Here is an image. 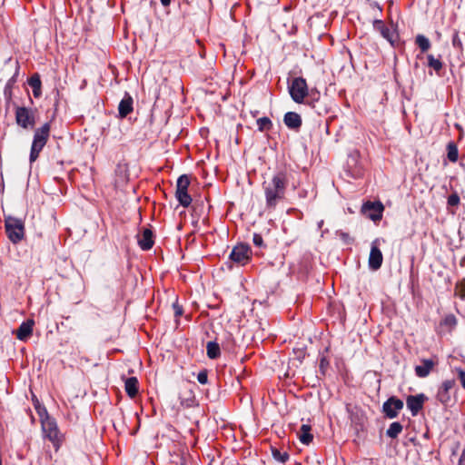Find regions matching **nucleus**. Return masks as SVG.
Here are the masks:
<instances>
[{
    "instance_id": "obj_41",
    "label": "nucleus",
    "mask_w": 465,
    "mask_h": 465,
    "mask_svg": "<svg viewBox=\"0 0 465 465\" xmlns=\"http://www.w3.org/2000/svg\"><path fill=\"white\" fill-rule=\"evenodd\" d=\"M452 42H453L454 45H457V43H458V35L457 34L454 35Z\"/></svg>"
},
{
    "instance_id": "obj_18",
    "label": "nucleus",
    "mask_w": 465,
    "mask_h": 465,
    "mask_svg": "<svg viewBox=\"0 0 465 465\" xmlns=\"http://www.w3.org/2000/svg\"><path fill=\"white\" fill-rule=\"evenodd\" d=\"M435 365V361L431 359L421 360V364L415 367V373L420 378L427 377L432 368Z\"/></svg>"
},
{
    "instance_id": "obj_37",
    "label": "nucleus",
    "mask_w": 465,
    "mask_h": 465,
    "mask_svg": "<svg viewBox=\"0 0 465 465\" xmlns=\"http://www.w3.org/2000/svg\"><path fill=\"white\" fill-rule=\"evenodd\" d=\"M458 377L461 382L462 387L465 389V371L462 369H457Z\"/></svg>"
},
{
    "instance_id": "obj_11",
    "label": "nucleus",
    "mask_w": 465,
    "mask_h": 465,
    "mask_svg": "<svg viewBox=\"0 0 465 465\" xmlns=\"http://www.w3.org/2000/svg\"><path fill=\"white\" fill-rule=\"evenodd\" d=\"M427 400L423 393L417 395H409L406 399L407 408L411 411L412 416H416L423 408V404Z\"/></svg>"
},
{
    "instance_id": "obj_25",
    "label": "nucleus",
    "mask_w": 465,
    "mask_h": 465,
    "mask_svg": "<svg viewBox=\"0 0 465 465\" xmlns=\"http://www.w3.org/2000/svg\"><path fill=\"white\" fill-rule=\"evenodd\" d=\"M416 44L422 52L428 51L430 47V40L422 35H418L416 36Z\"/></svg>"
},
{
    "instance_id": "obj_15",
    "label": "nucleus",
    "mask_w": 465,
    "mask_h": 465,
    "mask_svg": "<svg viewBox=\"0 0 465 465\" xmlns=\"http://www.w3.org/2000/svg\"><path fill=\"white\" fill-rule=\"evenodd\" d=\"M134 100L132 96L125 93L124 98L120 101L118 105V114L120 118H125L134 110Z\"/></svg>"
},
{
    "instance_id": "obj_36",
    "label": "nucleus",
    "mask_w": 465,
    "mask_h": 465,
    "mask_svg": "<svg viewBox=\"0 0 465 465\" xmlns=\"http://www.w3.org/2000/svg\"><path fill=\"white\" fill-rule=\"evenodd\" d=\"M456 291L462 299H465V282H462L460 284H458L456 286Z\"/></svg>"
},
{
    "instance_id": "obj_32",
    "label": "nucleus",
    "mask_w": 465,
    "mask_h": 465,
    "mask_svg": "<svg viewBox=\"0 0 465 465\" xmlns=\"http://www.w3.org/2000/svg\"><path fill=\"white\" fill-rule=\"evenodd\" d=\"M197 381L201 384H206L208 382V374L207 371H201L197 375Z\"/></svg>"
},
{
    "instance_id": "obj_1",
    "label": "nucleus",
    "mask_w": 465,
    "mask_h": 465,
    "mask_svg": "<svg viewBox=\"0 0 465 465\" xmlns=\"http://www.w3.org/2000/svg\"><path fill=\"white\" fill-rule=\"evenodd\" d=\"M287 184V175L283 172L276 173L262 183L267 208H275L284 199Z\"/></svg>"
},
{
    "instance_id": "obj_30",
    "label": "nucleus",
    "mask_w": 465,
    "mask_h": 465,
    "mask_svg": "<svg viewBox=\"0 0 465 465\" xmlns=\"http://www.w3.org/2000/svg\"><path fill=\"white\" fill-rule=\"evenodd\" d=\"M272 457L282 463L286 462L289 459V454L287 452H281L278 449L275 448L272 450Z\"/></svg>"
},
{
    "instance_id": "obj_9",
    "label": "nucleus",
    "mask_w": 465,
    "mask_h": 465,
    "mask_svg": "<svg viewBox=\"0 0 465 465\" xmlns=\"http://www.w3.org/2000/svg\"><path fill=\"white\" fill-rule=\"evenodd\" d=\"M230 259L241 265L246 264L251 259V250L246 244H239L233 247Z\"/></svg>"
},
{
    "instance_id": "obj_28",
    "label": "nucleus",
    "mask_w": 465,
    "mask_h": 465,
    "mask_svg": "<svg viewBox=\"0 0 465 465\" xmlns=\"http://www.w3.org/2000/svg\"><path fill=\"white\" fill-rule=\"evenodd\" d=\"M448 159L452 162V163H455L457 160H458V148L457 146L452 143H450L448 144Z\"/></svg>"
},
{
    "instance_id": "obj_29",
    "label": "nucleus",
    "mask_w": 465,
    "mask_h": 465,
    "mask_svg": "<svg viewBox=\"0 0 465 465\" xmlns=\"http://www.w3.org/2000/svg\"><path fill=\"white\" fill-rule=\"evenodd\" d=\"M428 64L433 68L436 72H439L442 68V63L440 59L435 58L432 54L428 55Z\"/></svg>"
},
{
    "instance_id": "obj_4",
    "label": "nucleus",
    "mask_w": 465,
    "mask_h": 465,
    "mask_svg": "<svg viewBox=\"0 0 465 465\" xmlns=\"http://www.w3.org/2000/svg\"><path fill=\"white\" fill-rule=\"evenodd\" d=\"M289 94L292 99L297 104L304 103V99L309 94L307 82L302 77H295L288 86Z\"/></svg>"
},
{
    "instance_id": "obj_31",
    "label": "nucleus",
    "mask_w": 465,
    "mask_h": 465,
    "mask_svg": "<svg viewBox=\"0 0 465 465\" xmlns=\"http://www.w3.org/2000/svg\"><path fill=\"white\" fill-rule=\"evenodd\" d=\"M460 203V196L457 193L450 194L448 197V204L450 206H457Z\"/></svg>"
},
{
    "instance_id": "obj_7",
    "label": "nucleus",
    "mask_w": 465,
    "mask_h": 465,
    "mask_svg": "<svg viewBox=\"0 0 465 465\" xmlns=\"http://www.w3.org/2000/svg\"><path fill=\"white\" fill-rule=\"evenodd\" d=\"M42 429L45 435V437L54 443L55 447H58L60 439H59V430L56 425V422L54 419L46 417L42 420Z\"/></svg>"
},
{
    "instance_id": "obj_16",
    "label": "nucleus",
    "mask_w": 465,
    "mask_h": 465,
    "mask_svg": "<svg viewBox=\"0 0 465 465\" xmlns=\"http://www.w3.org/2000/svg\"><path fill=\"white\" fill-rule=\"evenodd\" d=\"M283 123L289 129L297 131L302 126V121L299 114L288 112L284 114Z\"/></svg>"
},
{
    "instance_id": "obj_34",
    "label": "nucleus",
    "mask_w": 465,
    "mask_h": 465,
    "mask_svg": "<svg viewBox=\"0 0 465 465\" xmlns=\"http://www.w3.org/2000/svg\"><path fill=\"white\" fill-rule=\"evenodd\" d=\"M181 404L186 408L192 407L194 404V397L190 396L185 399L181 398Z\"/></svg>"
},
{
    "instance_id": "obj_5",
    "label": "nucleus",
    "mask_w": 465,
    "mask_h": 465,
    "mask_svg": "<svg viewBox=\"0 0 465 465\" xmlns=\"http://www.w3.org/2000/svg\"><path fill=\"white\" fill-rule=\"evenodd\" d=\"M15 123L23 129H32L35 124L34 111L25 106H15Z\"/></svg>"
},
{
    "instance_id": "obj_39",
    "label": "nucleus",
    "mask_w": 465,
    "mask_h": 465,
    "mask_svg": "<svg viewBox=\"0 0 465 465\" xmlns=\"http://www.w3.org/2000/svg\"><path fill=\"white\" fill-rule=\"evenodd\" d=\"M459 465H465V448L463 449L460 458L459 460Z\"/></svg>"
},
{
    "instance_id": "obj_17",
    "label": "nucleus",
    "mask_w": 465,
    "mask_h": 465,
    "mask_svg": "<svg viewBox=\"0 0 465 465\" xmlns=\"http://www.w3.org/2000/svg\"><path fill=\"white\" fill-rule=\"evenodd\" d=\"M373 28L380 32L383 38L388 40L391 44L394 41V32L387 27L381 20L376 19L373 21Z\"/></svg>"
},
{
    "instance_id": "obj_14",
    "label": "nucleus",
    "mask_w": 465,
    "mask_h": 465,
    "mask_svg": "<svg viewBox=\"0 0 465 465\" xmlns=\"http://www.w3.org/2000/svg\"><path fill=\"white\" fill-rule=\"evenodd\" d=\"M34 320L23 322L15 331L16 338L20 341H26L33 333Z\"/></svg>"
},
{
    "instance_id": "obj_44",
    "label": "nucleus",
    "mask_w": 465,
    "mask_h": 465,
    "mask_svg": "<svg viewBox=\"0 0 465 465\" xmlns=\"http://www.w3.org/2000/svg\"><path fill=\"white\" fill-rule=\"evenodd\" d=\"M341 235H342L343 239H346L347 234L342 233Z\"/></svg>"
},
{
    "instance_id": "obj_21",
    "label": "nucleus",
    "mask_w": 465,
    "mask_h": 465,
    "mask_svg": "<svg viewBox=\"0 0 465 465\" xmlns=\"http://www.w3.org/2000/svg\"><path fill=\"white\" fill-rule=\"evenodd\" d=\"M124 389L127 395L134 398L138 393V380L136 377H130L125 380Z\"/></svg>"
},
{
    "instance_id": "obj_43",
    "label": "nucleus",
    "mask_w": 465,
    "mask_h": 465,
    "mask_svg": "<svg viewBox=\"0 0 465 465\" xmlns=\"http://www.w3.org/2000/svg\"><path fill=\"white\" fill-rule=\"evenodd\" d=\"M341 235H342L343 239H346L347 234L342 233Z\"/></svg>"
},
{
    "instance_id": "obj_2",
    "label": "nucleus",
    "mask_w": 465,
    "mask_h": 465,
    "mask_svg": "<svg viewBox=\"0 0 465 465\" xmlns=\"http://www.w3.org/2000/svg\"><path fill=\"white\" fill-rule=\"evenodd\" d=\"M50 123L44 124L40 128L35 129L30 152V162H35L40 152L46 144L50 135Z\"/></svg>"
},
{
    "instance_id": "obj_42",
    "label": "nucleus",
    "mask_w": 465,
    "mask_h": 465,
    "mask_svg": "<svg viewBox=\"0 0 465 465\" xmlns=\"http://www.w3.org/2000/svg\"><path fill=\"white\" fill-rule=\"evenodd\" d=\"M323 366H325V359H322L321 361V368H322Z\"/></svg>"
},
{
    "instance_id": "obj_13",
    "label": "nucleus",
    "mask_w": 465,
    "mask_h": 465,
    "mask_svg": "<svg viewBox=\"0 0 465 465\" xmlns=\"http://www.w3.org/2000/svg\"><path fill=\"white\" fill-rule=\"evenodd\" d=\"M455 385L454 380L444 381L437 392V399L442 403L447 404L450 401V390Z\"/></svg>"
},
{
    "instance_id": "obj_22",
    "label": "nucleus",
    "mask_w": 465,
    "mask_h": 465,
    "mask_svg": "<svg viewBox=\"0 0 465 465\" xmlns=\"http://www.w3.org/2000/svg\"><path fill=\"white\" fill-rule=\"evenodd\" d=\"M28 84L33 89L34 96L35 98L40 97L42 94V91H41L42 83H41L39 74H33L30 77V79L28 80Z\"/></svg>"
},
{
    "instance_id": "obj_3",
    "label": "nucleus",
    "mask_w": 465,
    "mask_h": 465,
    "mask_svg": "<svg viewBox=\"0 0 465 465\" xmlns=\"http://www.w3.org/2000/svg\"><path fill=\"white\" fill-rule=\"evenodd\" d=\"M5 232L13 243H18L25 237V223L21 219L11 215L5 218Z\"/></svg>"
},
{
    "instance_id": "obj_12",
    "label": "nucleus",
    "mask_w": 465,
    "mask_h": 465,
    "mask_svg": "<svg viewBox=\"0 0 465 465\" xmlns=\"http://www.w3.org/2000/svg\"><path fill=\"white\" fill-rule=\"evenodd\" d=\"M378 240H375L371 243V248L369 255V267L376 271L381 268L383 261L382 253L379 247L377 246Z\"/></svg>"
},
{
    "instance_id": "obj_6",
    "label": "nucleus",
    "mask_w": 465,
    "mask_h": 465,
    "mask_svg": "<svg viewBox=\"0 0 465 465\" xmlns=\"http://www.w3.org/2000/svg\"><path fill=\"white\" fill-rule=\"evenodd\" d=\"M189 185L190 179L186 174H183L177 179L175 196L183 207H188L192 203V197L188 194Z\"/></svg>"
},
{
    "instance_id": "obj_35",
    "label": "nucleus",
    "mask_w": 465,
    "mask_h": 465,
    "mask_svg": "<svg viewBox=\"0 0 465 465\" xmlns=\"http://www.w3.org/2000/svg\"><path fill=\"white\" fill-rule=\"evenodd\" d=\"M252 242L255 246L262 247L263 245V240L261 234L254 233Z\"/></svg>"
},
{
    "instance_id": "obj_10",
    "label": "nucleus",
    "mask_w": 465,
    "mask_h": 465,
    "mask_svg": "<svg viewBox=\"0 0 465 465\" xmlns=\"http://www.w3.org/2000/svg\"><path fill=\"white\" fill-rule=\"evenodd\" d=\"M403 401L394 396L390 397L382 405V411L389 419H394L398 416L400 411L403 408Z\"/></svg>"
},
{
    "instance_id": "obj_8",
    "label": "nucleus",
    "mask_w": 465,
    "mask_h": 465,
    "mask_svg": "<svg viewBox=\"0 0 465 465\" xmlns=\"http://www.w3.org/2000/svg\"><path fill=\"white\" fill-rule=\"evenodd\" d=\"M384 206L381 202H367L361 207V213L373 222L382 218Z\"/></svg>"
},
{
    "instance_id": "obj_24",
    "label": "nucleus",
    "mask_w": 465,
    "mask_h": 465,
    "mask_svg": "<svg viewBox=\"0 0 465 465\" xmlns=\"http://www.w3.org/2000/svg\"><path fill=\"white\" fill-rule=\"evenodd\" d=\"M207 356L210 359H216L220 356V346L215 341H209L206 345Z\"/></svg>"
},
{
    "instance_id": "obj_20",
    "label": "nucleus",
    "mask_w": 465,
    "mask_h": 465,
    "mask_svg": "<svg viewBox=\"0 0 465 465\" xmlns=\"http://www.w3.org/2000/svg\"><path fill=\"white\" fill-rule=\"evenodd\" d=\"M312 427L309 424H302L298 431V438L302 444L309 445L312 440L313 435L311 433Z\"/></svg>"
},
{
    "instance_id": "obj_27",
    "label": "nucleus",
    "mask_w": 465,
    "mask_h": 465,
    "mask_svg": "<svg viewBox=\"0 0 465 465\" xmlns=\"http://www.w3.org/2000/svg\"><path fill=\"white\" fill-rule=\"evenodd\" d=\"M440 324L452 330L457 325V319L453 314H448L443 318Z\"/></svg>"
},
{
    "instance_id": "obj_46",
    "label": "nucleus",
    "mask_w": 465,
    "mask_h": 465,
    "mask_svg": "<svg viewBox=\"0 0 465 465\" xmlns=\"http://www.w3.org/2000/svg\"><path fill=\"white\" fill-rule=\"evenodd\" d=\"M182 465H185L184 463H182Z\"/></svg>"
},
{
    "instance_id": "obj_23",
    "label": "nucleus",
    "mask_w": 465,
    "mask_h": 465,
    "mask_svg": "<svg viewBox=\"0 0 465 465\" xmlns=\"http://www.w3.org/2000/svg\"><path fill=\"white\" fill-rule=\"evenodd\" d=\"M402 425L398 421H394L390 425V427L386 430V435L389 438L396 439L399 436V434L402 431Z\"/></svg>"
},
{
    "instance_id": "obj_40",
    "label": "nucleus",
    "mask_w": 465,
    "mask_h": 465,
    "mask_svg": "<svg viewBox=\"0 0 465 465\" xmlns=\"http://www.w3.org/2000/svg\"><path fill=\"white\" fill-rule=\"evenodd\" d=\"M161 4L163 6H168L171 4V0H161Z\"/></svg>"
},
{
    "instance_id": "obj_19",
    "label": "nucleus",
    "mask_w": 465,
    "mask_h": 465,
    "mask_svg": "<svg viewBox=\"0 0 465 465\" xmlns=\"http://www.w3.org/2000/svg\"><path fill=\"white\" fill-rule=\"evenodd\" d=\"M138 244L142 250H150L153 245V232L150 229L143 231L141 238L138 240Z\"/></svg>"
},
{
    "instance_id": "obj_33",
    "label": "nucleus",
    "mask_w": 465,
    "mask_h": 465,
    "mask_svg": "<svg viewBox=\"0 0 465 465\" xmlns=\"http://www.w3.org/2000/svg\"><path fill=\"white\" fill-rule=\"evenodd\" d=\"M223 348L228 351H231L233 350L234 341H233L232 338L231 337V335H229L228 340L224 343H223Z\"/></svg>"
},
{
    "instance_id": "obj_26",
    "label": "nucleus",
    "mask_w": 465,
    "mask_h": 465,
    "mask_svg": "<svg viewBox=\"0 0 465 465\" xmlns=\"http://www.w3.org/2000/svg\"><path fill=\"white\" fill-rule=\"evenodd\" d=\"M260 131L270 130L272 126V121L268 117H261L256 121Z\"/></svg>"
},
{
    "instance_id": "obj_45",
    "label": "nucleus",
    "mask_w": 465,
    "mask_h": 465,
    "mask_svg": "<svg viewBox=\"0 0 465 465\" xmlns=\"http://www.w3.org/2000/svg\"><path fill=\"white\" fill-rule=\"evenodd\" d=\"M322 221L321 223H319V227H321L322 225Z\"/></svg>"
},
{
    "instance_id": "obj_38",
    "label": "nucleus",
    "mask_w": 465,
    "mask_h": 465,
    "mask_svg": "<svg viewBox=\"0 0 465 465\" xmlns=\"http://www.w3.org/2000/svg\"><path fill=\"white\" fill-rule=\"evenodd\" d=\"M174 315L179 317L183 314V308L178 304H173Z\"/></svg>"
}]
</instances>
